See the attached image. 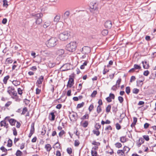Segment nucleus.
Instances as JSON below:
<instances>
[{"instance_id":"obj_42","label":"nucleus","mask_w":156,"mask_h":156,"mask_svg":"<svg viewBox=\"0 0 156 156\" xmlns=\"http://www.w3.org/2000/svg\"><path fill=\"white\" fill-rule=\"evenodd\" d=\"M101 111V107L100 106L98 105L97 107V111L98 113H99Z\"/></svg>"},{"instance_id":"obj_40","label":"nucleus","mask_w":156,"mask_h":156,"mask_svg":"<svg viewBox=\"0 0 156 156\" xmlns=\"http://www.w3.org/2000/svg\"><path fill=\"white\" fill-rule=\"evenodd\" d=\"M12 130L13 131V134L14 136H16L17 134V133L15 127H13L12 128Z\"/></svg>"},{"instance_id":"obj_15","label":"nucleus","mask_w":156,"mask_h":156,"mask_svg":"<svg viewBox=\"0 0 156 156\" xmlns=\"http://www.w3.org/2000/svg\"><path fill=\"white\" fill-rule=\"evenodd\" d=\"M14 90V88L12 87H8L7 92L10 95L11 93Z\"/></svg>"},{"instance_id":"obj_5","label":"nucleus","mask_w":156,"mask_h":156,"mask_svg":"<svg viewBox=\"0 0 156 156\" xmlns=\"http://www.w3.org/2000/svg\"><path fill=\"white\" fill-rule=\"evenodd\" d=\"M77 114L74 112H73L72 113H70L69 115V117L71 121H76L77 120Z\"/></svg>"},{"instance_id":"obj_47","label":"nucleus","mask_w":156,"mask_h":156,"mask_svg":"<svg viewBox=\"0 0 156 156\" xmlns=\"http://www.w3.org/2000/svg\"><path fill=\"white\" fill-rule=\"evenodd\" d=\"M50 114V115L51 116V120L52 121L54 120H55V116L54 115V112H52Z\"/></svg>"},{"instance_id":"obj_45","label":"nucleus","mask_w":156,"mask_h":156,"mask_svg":"<svg viewBox=\"0 0 156 156\" xmlns=\"http://www.w3.org/2000/svg\"><path fill=\"white\" fill-rule=\"evenodd\" d=\"M22 152L19 150H18L16 152V155L17 156H21Z\"/></svg>"},{"instance_id":"obj_61","label":"nucleus","mask_w":156,"mask_h":156,"mask_svg":"<svg viewBox=\"0 0 156 156\" xmlns=\"http://www.w3.org/2000/svg\"><path fill=\"white\" fill-rule=\"evenodd\" d=\"M149 72L148 70H146L144 72L143 74L145 76H147L149 74Z\"/></svg>"},{"instance_id":"obj_33","label":"nucleus","mask_w":156,"mask_h":156,"mask_svg":"<svg viewBox=\"0 0 156 156\" xmlns=\"http://www.w3.org/2000/svg\"><path fill=\"white\" fill-rule=\"evenodd\" d=\"M139 91V90L136 88H134L132 90L133 93L136 94H137Z\"/></svg>"},{"instance_id":"obj_24","label":"nucleus","mask_w":156,"mask_h":156,"mask_svg":"<svg viewBox=\"0 0 156 156\" xmlns=\"http://www.w3.org/2000/svg\"><path fill=\"white\" fill-rule=\"evenodd\" d=\"M13 62L12 60L10 58H7L6 60V64H9L12 63Z\"/></svg>"},{"instance_id":"obj_64","label":"nucleus","mask_w":156,"mask_h":156,"mask_svg":"<svg viewBox=\"0 0 156 156\" xmlns=\"http://www.w3.org/2000/svg\"><path fill=\"white\" fill-rule=\"evenodd\" d=\"M41 92V90L38 89V88H36V94H39Z\"/></svg>"},{"instance_id":"obj_16","label":"nucleus","mask_w":156,"mask_h":156,"mask_svg":"<svg viewBox=\"0 0 156 156\" xmlns=\"http://www.w3.org/2000/svg\"><path fill=\"white\" fill-rule=\"evenodd\" d=\"M51 23V22L49 21H46L43 25V27L45 28H47L50 25Z\"/></svg>"},{"instance_id":"obj_34","label":"nucleus","mask_w":156,"mask_h":156,"mask_svg":"<svg viewBox=\"0 0 156 156\" xmlns=\"http://www.w3.org/2000/svg\"><path fill=\"white\" fill-rule=\"evenodd\" d=\"M84 105V103L83 102H82L81 103L77 105V108H79L83 107Z\"/></svg>"},{"instance_id":"obj_48","label":"nucleus","mask_w":156,"mask_h":156,"mask_svg":"<svg viewBox=\"0 0 156 156\" xmlns=\"http://www.w3.org/2000/svg\"><path fill=\"white\" fill-rule=\"evenodd\" d=\"M12 94L11 95L12 96L15 97L17 95V93L16 91H13L11 93Z\"/></svg>"},{"instance_id":"obj_18","label":"nucleus","mask_w":156,"mask_h":156,"mask_svg":"<svg viewBox=\"0 0 156 156\" xmlns=\"http://www.w3.org/2000/svg\"><path fill=\"white\" fill-rule=\"evenodd\" d=\"M143 64V67L144 69H148L149 67V64L146 61L144 63L143 62H142Z\"/></svg>"},{"instance_id":"obj_23","label":"nucleus","mask_w":156,"mask_h":156,"mask_svg":"<svg viewBox=\"0 0 156 156\" xmlns=\"http://www.w3.org/2000/svg\"><path fill=\"white\" fill-rule=\"evenodd\" d=\"M12 83L15 86H17L20 84V82L17 80H13L12 82Z\"/></svg>"},{"instance_id":"obj_10","label":"nucleus","mask_w":156,"mask_h":156,"mask_svg":"<svg viewBox=\"0 0 156 156\" xmlns=\"http://www.w3.org/2000/svg\"><path fill=\"white\" fill-rule=\"evenodd\" d=\"M82 50H84V54H87L90 52V48L87 46H85L82 48Z\"/></svg>"},{"instance_id":"obj_54","label":"nucleus","mask_w":156,"mask_h":156,"mask_svg":"<svg viewBox=\"0 0 156 156\" xmlns=\"http://www.w3.org/2000/svg\"><path fill=\"white\" fill-rule=\"evenodd\" d=\"M64 133L65 132L63 130H61L58 134L59 136L61 137Z\"/></svg>"},{"instance_id":"obj_56","label":"nucleus","mask_w":156,"mask_h":156,"mask_svg":"<svg viewBox=\"0 0 156 156\" xmlns=\"http://www.w3.org/2000/svg\"><path fill=\"white\" fill-rule=\"evenodd\" d=\"M134 67L135 69H141V67L135 64L134 66Z\"/></svg>"},{"instance_id":"obj_29","label":"nucleus","mask_w":156,"mask_h":156,"mask_svg":"<svg viewBox=\"0 0 156 156\" xmlns=\"http://www.w3.org/2000/svg\"><path fill=\"white\" fill-rule=\"evenodd\" d=\"M102 35L104 36H105L107 35L108 33V30H103L101 32Z\"/></svg>"},{"instance_id":"obj_58","label":"nucleus","mask_w":156,"mask_h":156,"mask_svg":"<svg viewBox=\"0 0 156 156\" xmlns=\"http://www.w3.org/2000/svg\"><path fill=\"white\" fill-rule=\"evenodd\" d=\"M143 137L147 141L149 140V138L148 135H144Z\"/></svg>"},{"instance_id":"obj_12","label":"nucleus","mask_w":156,"mask_h":156,"mask_svg":"<svg viewBox=\"0 0 156 156\" xmlns=\"http://www.w3.org/2000/svg\"><path fill=\"white\" fill-rule=\"evenodd\" d=\"M44 76H41L39 78H38L36 84H40L42 83V81L44 80Z\"/></svg>"},{"instance_id":"obj_44","label":"nucleus","mask_w":156,"mask_h":156,"mask_svg":"<svg viewBox=\"0 0 156 156\" xmlns=\"http://www.w3.org/2000/svg\"><path fill=\"white\" fill-rule=\"evenodd\" d=\"M101 127V126L99 123H97L95 125V127L97 130H98Z\"/></svg>"},{"instance_id":"obj_59","label":"nucleus","mask_w":156,"mask_h":156,"mask_svg":"<svg viewBox=\"0 0 156 156\" xmlns=\"http://www.w3.org/2000/svg\"><path fill=\"white\" fill-rule=\"evenodd\" d=\"M94 108V105L93 104H91L89 106L88 108L89 111L90 112Z\"/></svg>"},{"instance_id":"obj_14","label":"nucleus","mask_w":156,"mask_h":156,"mask_svg":"<svg viewBox=\"0 0 156 156\" xmlns=\"http://www.w3.org/2000/svg\"><path fill=\"white\" fill-rule=\"evenodd\" d=\"M64 50L63 49H60L57 51V54L59 56L61 55L64 53Z\"/></svg>"},{"instance_id":"obj_36","label":"nucleus","mask_w":156,"mask_h":156,"mask_svg":"<svg viewBox=\"0 0 156 156\" xmlns=\"http://www.w3.org/2000/svg\"><path fill=\"white\" fill-rule=\"evenodd\" d=\"M130 89L129 87H127L126 88V92L127 94H129L130 93Z\"/></svg>"},{"instance_id":"obj_49","label":"nucleus","mask_w":156,"mask_h":156,"mask_svg":"<svg viewBox=\"0 0 156 156\" xmlns=\"http://www.w3.org/2000/svg\"><path fill=\"white\" fill-rule=\"evenodd\" d=\"M27 111V108L25 107L23 109V111L21 113L22 115H24Z\"/></svg>"},{"instance_id":"obj_35","label":"nucleus","mask_w":156,"mask_h":156,"mask_svg":"<svg viewBox=\"0 0 156 156\" xmlns=\"http://www.w3.org/2000/svg\"><path fill=\"white\" fill-rule=\"evenodd\" d=\"M12 145V141L11 139L9 140L8 142V144H7V146L9 147H11Z\"/></svg>"},{"instance_id":"obj_53","label":"nucleus","mask_w":156,"mask_h":156,"mask_svg":"<svg viewBox=\"0 0 156 156\" xmlns=\"http://www.w3.org/2000/svg\"><path fill=\"white\" fill-rule=\"evenodd\" d=\"M0 149L2 151L4 152L5 153H7V150L6 148H5V147L3 146L2 147L0 148Z\"/></svg>"},{"instance_id":"obj_21","label":"nucleus","mask_w":156,"mask_h":156,"mask_svg":"<svg viewBox=\"0 0 156 156\" xmlns=\"http://www.w3.org/2000/svg\"><path fill=\"white\" fill-rule=\"evenodd\" d=\"M60 17L58 15H56L54 19V21L56 23L59 21Z\"/></svg>"},{"instance_id":"obj_13","label":"nucleus","mask_w":156,"mask_h":156,"mask_svg":"<svg viewBox=\"0 0 156 156\" xmlns=\"http://www.w3.org/2000/svg\"><path fill=\"white\" fill-rule=\"evenodd\" d=\"M70 15V12L68 11H66L62 17L64 20H66L69 17Z\"/></svg>"},{"instance_id":"obj_50","label":"nucleus","mask_w":156,"mask_h":156,"mask_svg":"<svg viewBox=\"0 0 156 156\" xmlns=\"http://www.w3.org/2000/svg\"><path fill=\"white\" fill-rule=\"evenodd\" d=\"M121 79H119L116 81V85L117 86L118 85V87H119V85L121 82Z\"/></svg>"},{"instance_id":"obj_63","label":"nucleus","mask_w":156,"mask_h":156,"mask_svg":"<svg viewBox=\"0 0 156 156\" xmlns=\"http://www.w3.org/2000/svg\"><path fill=\"white\" fill-rule=\"evenodd\" d=\"M109 97H110V98L111 99H114L115 98V96L113 94L110 93L109 94Z\"/></svg>"},{"instance_id":"obj_19","label":"nucleus","mask_w":156,"mask_h":156,"mask_svg":"<svg viewBox=\"0 0 156 156\" xmlns=\"http://www.w3.org/2000/svg\"><path fill=\"white\" fill-rule=\"evenodd\" d=\"M9 121V123L11 126L15 125L16 122V121L14 119H11Z\"/></svg>"},{"instance_id":"obj_31","label":"nucleus","mask_w":156,"mask_h":156,"mask_svg":"<svg viewBox=\"0 0 156 156\" xmlns=\"http://www.w3.org/2000/svg\"><path fill=\"white\" fill-rule=\"evenodd\" d=\"M111 106L110 105H108V106L106 107V112L108 113L110 112L111 109Z\"/></svg>"},{"instance_id":"obj_43","label":"nucleus","mask_w":156,"mask_h":156,"mask_svg":"<svg viewBox=\"0 0 156 156\" xmlns=\"http://www.w3.org/2000/svg\"><path fill=\"white\" fill-rule=\"evenodd\" d=\"M91 154L92 156H97V153L95 151L92 150L91 151Z\"/></svg>"},{"instance_id":"obj_30","label":"nucleus","mask_w":156,"mask_h":156,"mask_svg":"<svg viewBox=\"0 0 156 156\" xmlns=\"http://www.w3.org/2000/svg\"><path fill=\"white\" fill-rule=\"evenodd\" d=\"M93 133L95 134L97 136H98L99 135L100 133L98 130H94L93 131Z\"/></svg>"},{"instance_id":"obj_3","label":"nucleus","mask_w":156,"mask_h":156,"mask_svg":"<svg viewBox=\"0 0 156 156\" xmlns=\"http://www.w3.org/2000/svg\"><path fill=\"white\" fill-rule=\"evenodd\" d=\"M57 41V39L56 38L51 37L47 41L46 44L48 47H52L56 45Z\"/></svg>"},{"instance_id":"obj_38","label":"nucleus","mask_w":156,"mask_h":156,"mask_svg":"<svg viewBox=\"0 0 156 156\" xmlns=\"http://www.w3.org/2000/svg\"><path fill=\"white\" fill-rule=\"evenodd\" d=\"M89 118V115H88L87 114H86L85 115L82 116L81 119H88Z\"/></svg>"},{"instance_id":"obj_11","label":"nucleus","mask_w":156,"mask_h":156,"mask_svg":"<svg viewBox=\"0 0 156 156\" xmlns=\"http://www.w3.org/2000/svg\"><path fill=\"white\" fill-rule=\"evenodd\" d=\"M144 142V139L142 138H140L137 141L136 143V145L138 147H139Z\"/></svg>"},{"instance_id":"obj_27","label":"nucleus","mask_w":156,"mask_h":156,"mask_svg":"<svg viewBox=\"0 0 156 156\" xmlns=\"http://www.w3.org/2000/svg\"><path fill=\"white\" fill-rule=\"evenodd\" d=\"M130 150V149L127 147L125 146L123 148V150H122L124 153L126 151V153H128Z\"/></svg>"},{"instance_id":"obj_28","label":"nucleus","mask_w":156,"mask_h":156,"mask_svg":"<svg viewBox=\"0 0 156 156\" xmlns=\"http://www.w3.org/2000/svg\"><path fill=\"white\" fill-rule=\"evenodd\" d=\"M117 153L118 154H120V155L122 156H124V153L122 150H119L117 151Z\"/></svg>"},{"instance_id":"obj_1","label":"nucleus","mask_w":156,"mask_h":156,"mask_svg":"<svg viewBox=\"0 0 156 156\" xmlns=\"http://www.w3.org/2000/svg\"><path fill=\"white\" fill-rule=\"evenodd\" d=\"M76 42H71L66 45V49L69 51L73 52L76 50Z\"/></svg>"},{"instance_id":"obj_20","label":"nucleus","mask_w":156,"mask_h":156,"mask_svg":"<svg viewBox=\"0 0 156 156\" xmlns=\"http://www.w3.org/2000/svg\"><path fill=\"white\" fill-rule=\"evenodd\" d=\"M10 76L9 75H7L5 76L3 80V82L5 84H6L7 83V81L9 78Z\"/></svg>"},{"instance_id":"obj_2","label":"nucleus","mask_w":156,"mask_h":156,"mask_svg":"<svg viewBox=\"0 0 156 156\" xmlns=\"http://www.w3.org/2000/svg\"><path fill=\"white\" fill-rule=\"evenodd\" d=\"M32 16L34 17L36 21L35 23L37 24H40L42 21L41 17L43 16L42 13H38L36 14H33Z\"/></svg>"},{"instance_id":"obj_9","label":"nucleus","mask_w":156,"mask_h":156,"mask_svg":"<svg viewBox=\"0 0 156 156\" xmlns=\"http://www.w3.org/2000/svg\"><path fill=\"white\" fill-rule=\"evenodd\" d=\"M74 80L72 78H70L69 79L67 86L68 87H71L73 84Z\"/></svg>"},{"instance_id":"obj_8","label":"nucleus","mask_w":156,"mask_h":156,"mask_svg":"<svg viewBox=\"0 0 156 156\" xmlns=\"http://www.w3.org/2000/svg\"><path fill=\"white\" fill-rule=\"evenodd\" d=\"M104 25L106 28L110 29L112 26V22L110 21H107L105 23Z\"/></svg>"},{"instance_id":"obj_57","label":"nucleus","mask_w":156,"mask_h":156,"mask_svg":"<svg viewBox=\"0 0 156 156\" xmlns=\"http://www.w3.org/2000/svg\"><path fill=\"white\" fill-rule=\"evenodd\" d=\"M97 94V91L96 90H94L91 94V96L92 97H94Z\"/></svg>"},{"instance_id":"obj_52","label":"nucleus","mask_w":156,"mask_h":156,"mask_svg":"<svg viewBox=\"0 0 156 156\" xmlns=\"http://www.w3.org/2000/svg\"><path fill=\"white\" fill-rule=\"evenodd\" d=\"M116 129L118 130H119L121 128V126L118 123H116L115 124Z\"/></svg>"},{"instance_id":"obj_17","label":"nucleus","mask_w":156,"mask_h":156,"mask_svg":"<svg viewBox=\"0 0 156 156\" xmlns=\"http://www.w3.org/2000/svg\"><path fill=\"white\" fill-rule=\"evenodd\" d=\"M45 148L47 151L49 152L51 149V145L49 144H46L45 146Z\"/></svg>"},{"instance_id":"obj_7","label":"nucleus","mask_w":156,"mask_h":156,"mask_svg":"<svg viewBox=\"0 0 156 156\" xmlns=\"http://www.w3.org/2000/svg\"><path fill=\"white\" fill-rule=\"evenodd\" d=\"M97 4L95 2H91L90 3V8L94 10H96L97 8Z\"/></svg>"},{"instance_id":"obj_55","label":"nucleus","mask_w":156,"mask_h":156,"mask_svg":"<svg viewBox=\"0 0 156 156\" xmlns=\"http://www.w3.org/2000/svg\"><path fill=\"white\" fill-rule=\"evenodd\" d=\"M118 99L120 103H122L123 101V98L121 96H119L118 98Z\"/></svg>"},{"instance_id":"obj_32","label":"nucleus","mask_w":156,"mask_h":156,"mask_svg":"<svg viewBox=\"0 0 156 156\" xmlns=\"http://www.w3.org/2000/svg\"><path fill=\"white\" fill-rule=\"evenodd\" d=\"M88 123L87 121H85L81 125L82 126H83L84 128L86 127L88 125Z\"/></svg>"},{"instance_id":"obj_22","label":"nucleus","mask_w":156,"mask_h":156,"mask_svg":"<svg viewBox=\"0 0 156 156\" xmlns=\"http://www.w3.org/2000/svg\"><path fill=\"white\" fill-rule=\"evenodd\" d=\"M120 140L122 143H124L126 141V139L125 136H123L120 137Z\"/></svg>"},{"instance_id":"obj_25","label":"nucleus","mask_w":156,"mask_h":156,"mask_svg":"<svg viewBox=\"0 0 156 156\" xmlns=\"http://www.w3.org/2000/svg\"><path fill=\"white\" fill-rule=\"evenodd\" d=\"M34 123H33L31 124L30 132L34 133Z\"/></svg>"},{"instance_id":"obj_51","label":"nucleus","mask_w":156,"mask_h":156,"mask_svg":"<svg viewBox=\"0 0 156 156\" xmlns=\"http://www.w3.org/2000/svg\"><path fill=\"white\" fill-rule=\"evenodd\" d=\"M67 151L69 154H70L72 153V149L71 148H68L67 149Z\"/></svg>"},{"instance_id":"obj_41","label":"nucleus","mask_w":156,"mask_h":156,"mask_svg":"<svg viewBox=\"0 0 156 156\" xmlns=\"http://www.w3.org/2000/svg\"><path fill=\"white\" fill-rule=\"evenodd\" d=\"M115 146L117 148H120L122 147V144L119 142H117L115 144Z\"/></svg>"},{"instance_id":"obj_60","label":"nucleus","mask_w":156,"mask_h":156,"mask_svg":"<svg viewBox=\"0 0 156 156\" xmlns=\"http://www.w3.org/2000/svg\"><path fill=\"white\" fill-rule=\"evenodd\" d=\"M80 144V142L78 140H76L75 141L74 145L75 146H78Z\"/></svg>"},{"instance_id":"obj_6","label":"nucleus","mask_w":156,"mask_h":156,"mask_svg":"<svg viewBox=\"0 0 156 156\" xmlns=\"http://www.w3.org/2000/svg\"><path fill=\"white\" fill-rule=\"evenodd\" d=\"M0 126H3L4 128L8 129L9 127V124L6 123V121L5 120L2 121L0 122Z\"/></svg>"},{"instance_id":"obj_4","label":"nucleus","mask_w":156,"mask_h":156,"mask_svg":"<svg viewBox=\"0 0 156 156\" xmlns=\"http://www.w3.org/2000/svg\"><path fill=\"white\" fill-rule=\"evenodd\" d=\"M70 32L68 31H65L60 34L59 35V38L62 41H65L67 39L70 35Z\"/></svg>"},{"instance_id":"obj_46","label":"nucleus","mask_w":156,"mask_h":156,"mask_svg":"<svg viewBox=\"0 0 156 156\" xmlns=\"http://www.w3.org/2000/svg\"><path fill=\"white\" fill-rule=\"evenodd\" d=\"M112 127L111 126L109 125L106 127L105 129V130L107 131L108 130H112Z\"/></svg>"},{"instance_id":"obj_26","label":"nucleus","mask_w":156,"mask_h":156,"mask_svg":"<svg viewBox=\"0 0 156 156\" xmlns=\"http://www.w3.org/2000/svg\"><path fill=\"white\" fill-rule=\"evenodd\" d=\"M144 80V78H143V79L141 80H139L137 81V84H138L139 86H142L143 84V82Z\"/></svg>"},{"instance_id":"obj_37","label":"nucleus","mask_w":156,"mask_h":156,"mask_svg":"<svg viewBox=\"0 0 156 156\" xmlns=\"http://www.w3.org/2000/svg\"><path fill=\"white\" fill-rule=\"evenodd\" d=\"M12 98L13 99H15L16 101L19 102L20 101V99L18 98V97L17 96V95L15 97L12 96Z\"/></svg>"},{"instance_id":"obj_62","label":"nucleus","mask_w":156,"mask_h":156,"mask_svg":"<svg viewBox=\"0 0 156 156\" xmlns=\"http://www.w3.org/2000/svg\"><path fill=\"white\" fill-rule=\"evenodd\" d=\"M136 79V78L135 76H132L131 77L130 80V82H132L133 81L135 80Z\"/></svg>"},{"instance_id":"obj_39","label":"nucleus","mask_w":156,"mask_h":156,"mask_svg":"<svg viewBox=\"0 0 156 156\" xmlns=\"http://www.w3.org/2000/svg\"><path fill=\"white\" fill-rule=\"evenodd\" d=\"M3 6H6V7H7V6L8 5V1L6 0H3Z\"/></svg>"}]
</instances>
